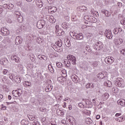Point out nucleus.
<instances>
[{
  "label": "nucleus",
  "instance_id": "obj_1",
  "mask_svg": "<svg viewBox=\"0 0 125 125\" xmlns=\"http://www.w3.org/2000/svg\"><path fill=\"white\" fill-rule=\"evenodd\" d=\"M70 36L75 40H83V34L82 33H80L78 34H74L73 32H70Z\"/></svg>",
  "mask_w": 125,
  "mask_h": 125
},
{
  "label": "nucleus",
  "instance_id": "obj_2",
  "mask_svg": "<svg viewBox=\"0 0 125 125\" xmlns=\"http://www.w3.org/2000/svg\"><path fill=\"white\" fill-rule=\"evenodd\" d=\"M107 76V75L106 74V72H102L97 75V77L102 79L103 81H107L108 80Z\"/></svg>",
  "mask_w": 125,
  "mask_h": 125
},
{
  "label": "nucleus",
  "instance_id": "obj_3",
  "mask_svg": "<svg viewBox=\"0 0 125 125\" xmlns=\"http://www.w3.org/2000/svg\"><path fill=\"white\" fill-rule=\"evenodd\" d=\"M55 29H56V33L57 35V36H63L64 35V31L62 29H59V26L56 25L55 26Z\"/></svg>",
  "mask_w": 125,
  "mask_h": 125
},
{
  "label": "nucleus",
  "instance_id": "obj_4",
  "mask_svg": "<svg viewBox=\"0 0 125 125\" xmlns=\"http://www.w3.org/2000/svg\"><path fill=\"white\" fill-rule=\"evenodd\" d=\"M103 46H104L103 43L100 41H99L96 44H95L94 48L95 49V50H100V49L103 48Z\"/></svg>",
  "mask_w": 125,
  "mask_h": 125
},
{
  "label": "nucleus",
  "instance_id": "obj_5",
  "mask_svg": "<svg viewBox=\"0 0 125 125\" xmlns=\"http://www.w3.org/2000/svg\"><path fill=\"white\" fill-rule=\"evenodd\" d=\"M67 59L69 60L70 62H72L73 65H76L77 60L76 59V57L71 55H68L67 56Z\"/></svg>",
  "mask_w": 125,
  "mask_h": 125
},
{
  "label": "nucleus",
  "instance_id": "obj_6",
  "mask_svg": "<svg viewBox=\"0 0 125 125\" xmlns=\"http://www.w3.org/2000/svg\"><path fill=\"white\" fill-rule=\"evenodd\" d=\"M45 26V21L44 20L39 21L37 23V27L38 29H42Z\"/></svg>",
  "mask_w": 125,
  "mask_h": 125
},
{
  "label": "nucleus",
  "instance_id": "obj_7",
  "mask_svg": "<svg viewBox=\"0 0 125 125\" xmlns=\"http://www.w3.org/2000/svg\"><path fill=\"white\" fill-rule=\"evenodd\" d=\"M104 61L106 62V64H112L114 63L115 59L112 56H109L105 58Z\"/></svg>",
  "mask_w": 125,
  "mask_h": 125
},
{
  "label": "nucleus",
  "instance_id": "obj_8",
  "mask_svg": "<svg viewBox=\"0 0 125 125\" xmlns=\"http://www.w3.org/2000/svg\"><path fill=\"white\" fill-rule=\"evenodd\" d=\"M104 35L108 40H111V39L113 38V34H112V32L110 31H109L106 30L104 32Z\"/></svg>",
  "mask_w": 125,
  "mask_h": 125
},
{
  "label": "nucleus",
  "instance_id": "obj_9",
  "mask_svg": "<svg viewBox=\"0 0 125 125\" xmlns=\"http://www.w3.org/2000/svg\"><path fill=\"white\" fill-rule=\"evenodd\" d=\"M16 44H20V43H22V42H23V39L21 36H17L16 38Z\"/></svg>",
  "mask_w": 125,
  "mask_h": 125
},
{
  "label": "nucleus",
  "instance_id": "obj_10",
  "mask_svg": "<svg viewBox=\"0 0 125 125\" xmlns=\"http://www.w3.org/2000/svg\"><path fill=\"white\" fill-rule=\"evenodd\" d=\"M36 3L37 6H38V7H39V8H41V7H42L43 5V3L42 2V0H36Z\"/></svg>",
  "mask_w": 125,
  "mask_h": 125
},
{
  "label": "nucleus",
  "instance_id": "obj_11",
  "mask_svg": "<svg viewBox=\"0 0 125 125\" xmlns=\"http://www.w3.org/2000/svg\"><path fill=\"white\" fill-rule=\"evenodd\" d=\"M12 94L15 97H19L20 96H21V93L20 92L18 91V90H13L12 91Z\"/></svg>",
  "mask_w": 125,
  "mask_h": 125
},
{
  "label": "nucleus",
  "instance_id": "obj_12",
  "mask_svg": "<svg viewBox=\"0 0 125 125\" xmlns=\"http://www.w3.org/2000/svg\"><path fill=\"white\" fill-rule=\"evenodd\" d=\"M117 103L119 105H121V106H125V100L120 99L117 101Z\"/></svg>",
  "mask_w": 125,
  "mask_h": 125
},
{
  "label": "nucleus",
  "instance_id": "obj_13",
  "mask_svg": "<svg viewBox=\"0 0 125 125\" xmlns=\"http://www.w3.org/2000/svg\"><path fill=\"white\" fill-rule=\"evenodd\" d=\"M71 80H72L73 82L74 83H78L79 81L78 80V76L76 75V74H72L71 76Z\"/></svg>",
  "mask_w": 125,
  "mask_h": 125
},
{
  "label": "nucleus",
  "instance_id": "obj_14",
  "mask_svg": "<svg viewBox=\"0 0 125 125\" xmlns=\"http://www.w3.org/2000/svg\"><path fill=\"white\" fill-rule=\"evenodd\" d=\"M77 9L79 11H86V10H87V8L84 6H82L78 7Z\"/></svg>",
  "mask_w": 125,
  "mask_h": 125
},
{
  "label": "nucleus",
  "instance_id": "obj_15",
  "mask_svg": "<svg viewBox=\"0 0 125 125\" xmlns=\"http://www.w3.org/2000/svg\"><path fill=\"white\" fill-rule=\"evenodd\" d=\"M0 32L1 33L2 35L3 36H6L7 35V32H8V30L5 29L4 28H1V30H0Z\"/></svg>",
  "mask_w": 125,
  "mask_h": 125
},
{
  "label": "nucleus",
  "instance_id": "obj_16",
  "mask_svg": "<svg viewBox=\"0 0 125 125\" xmlns=\"http://www.w3.org/2000/svg\"><path fill=\"white\" fill-rule=\"evenodd\" d=\"M11 59L12 60H14V61H15V62H16L17 63H18V62H19V58L18 57H17V56L16 55H13L11 57Z\"/></svg>",
  "mask_w": 125,
  "mask_h": 125
},
{
  "label": "nucleus",
  "instance_id": "obj_17",
  "mask_svg": "<svg viewBox=\"0 0 125 125\" xmlns=\"http://www.w3.org/2000/svg\"><path fill=\"white\" fill-rule=\"evenodd\" d=\"M14 81L16 83H21V78L19 76L14 77Z\"/></svg>",
  "mask_w": 125,
  "mask_h": 125
},
{
  "label": "nucleus",
  "instance_id": "obj_18",
  "mask_svg": "<svg viewBox=\"0 0 125 125\" xmlns=\"http://www.w3.org/2000/svg\"><path fill=\"white\" fill-rule=\"evenodd\" d=\"M38 58L40 60H47V57L45 56V55H39L38 56Z\"/></svg>",
  "mask_w": 125,
  "mask_h": 125
},
{
  "label": "nucleus",
  "instance_id": "obj_19",
  "mask_svg": "<svg viewBox=\"0 0 125 125\" xmlns=\"http://www.w3.org/2000/svg\"><path fill=\"white\" fill-rule=\"evenodd\" d=\"M17 18L18 19V22H19L20 23H22V22H23V20L24 19L23 18L22 15H20L18 16V17H17Z\"/></svg>",
  "mask_w": 125,
  "mask_h": 125
},
{
  "label": "nucleus",
  "instance_id": "obj_20",
  "mask_svg": "<svg viewBox=\"0 0 125 125\" xmlns=\"http://www.w3.org/2000/svg\"><path fill=\"white\" fill-rule=\"evenodd\" d=\"M104 84L105 85V86H108V87H110V86H111V82L107 80L106 82H104Z\"/></svg>",
  "mask_w": 125,
  "mask_h": 125
},
{
  "label": "nucleus",
  "instance_id": "obj_21",
  "mask_svg": "<svg viewBox=\"0 0 125 125\" xmlns=\"http://www.w3.org/2000/svg\"><path fill=\"white\" fill-rule=\"evenodd\" d=\"M114 84L116 86H119V87L122 86V83H121V81L117 80L116 81H115Z\"/></svg>",
  "mask_w": 125,
  "mask_h": 125
},
{
  "label": "nucleus",
  "instance_id": "obj_22",
  "mask_svg": "<svg viewBox=\"0 0 125 125\" xmlns=\"http://www.w3.org/2000/svg\"><path fill=\"white\" fill-rule=\"evenodd\" d=\"M56 44L59 47L62 46V40L59 39L57 42H56Z\"/></svg>",
  "mask_w": 125,
  "mask_h": 125
},
{
  "label": "nucleus",
  "instance_id": "obj_23",
  "mask_svg": "<svg viewBox=\"0 0 125 125\" xmlns=\"http://www.w3.org/2000/svg\"><path fill=\"white\" fill-rule=\"evenodd\" d=\"M103 96L104 97V101H105L109 98V96H110L108 93H105Z\"/></svg>",
  "mask_w": 125,
  "mask_h": 125
},
{
  "label": "nucleus",
  "instance_id": "obj_24",
  "mask_svg": "<svg viewBox=\"0 0 125 125\" xmlns=\"http://www.w3.org/2000/svg\"><path fill=\"white\" fill-rule=\"evenodd\" d=\"M62 26L63 29H68V28H69V23L63 22L62 23Z\"/></svg>",
  "mask_w": 125,
  "mask_h": 125
},
{
  "label": "nucleus",
  "instance_id": "obj_25",
  "mask_svg": "<svg viewBox=\"0 0 125 125\" xmlns=\"http://www.w3.org/2000/svg\"><path fill=\"white\" fill-rule=\"evenodd\" d=\"M123 42H124V41L123 40V39L120 38L118 40H116V44H118V45L122 44V43H123Z\"/></svg>",
  "mask_w": 125,
  "mask_h": 125
},
{
  "label": "nucleus",
  "instance_id": "obj_26",
  "mask_svg": "<svg viewBox=\"0 0 125 125\" xmlns=\"http://www.w3.org/2000/svg\"><path fill=\"white\" fill-rule=\"evenodd\" d=\"M52 47L54 49V50H55V51H57L58 52H61V51H62L61 49L60 48L58 49V48H57V46L55 45H53Z\"/></svg>",
  "mask_w": 125,
  "mask_h": 125
},
{
  "label": "nucleus",
  "instance_id": "obj_27",
  "mask_svg": "<svg viewBox=\"0 0 125 125\" xmlns=\"http://www.w3.org/2000/svg\"><path fill=\"white\" fill-rule=\"evenodd\" d=\"M21 125H29V124H30V123L28 121H26L25 120H21Z\"/></svg>",
  "mask_w": 125,
  "mask_h": 125
},
{
  "label": "nucleus",
  "instance_id": "obj_28",
  "mask_svg": "<svg viewBox=\"0 0 125 125\" xmlns=\"http://www.w3.org/2000/svg\"><path fill=\"white\" fill-rule=\"evenodd\" d=\"M50 11L51 13H54V12H56V7H52L50 9Z\"/></svg>",
  "mask_w": 125,
  "mask_h": 125
},
{
  "label": "nucleus",
  "instance_id": "obj_29",
  "mask_svg": "<svg viewBox=\"0 0 125 125\" xmlns=\"http://www.w3.org/2000/svg\"><path fill=\"white\" fill-rule=\"evenodd\" d=\"M48 68L49 71L51 72V73H54V69H53V67H52V65H49L48 66Z\"/></svg>",
  "mask_w": 125,
  "mask_h": 125
},
{
  "label": "nucleus",
  "instance_id": "obj_30",
  "mask_svg": "<svg viewBox=\"0 0 125 125\" xmlns=\"http://www.w3.org/2000/svg\"><path fill=\"white\" fill-rule=\"evenodd\" d=\"M24 84H25L27 86H31L32 83H31V82L25 81L24 82Z\"/></svg>",
  "mask_w": 125,
  "mask_h": 125
},
{
  "label": "nucleus",
  "instance_id": "obj_31",
  "mask_svg": "<svg viewBox=\"0 0 125 125\" xmlns=\"http://www.w3.org/2000/svg\"><path fill=\"white\" fill-rule=\"evenodd\" d=\"M29 58L30 59H31L32 62H34V61H35V56H34V55L33 54L30 55Z\"/></svg>",
  "mask_w": 125,
  "mask_h": 125
},
{
  "label": "nucleus",
  "instance_id": "obj_32",
  "mask_svg": "<svg viewBox=\"0 0 125 125\" xmlns=\"http://www.w3.org/2000/svg\"><path fill=\"white\" fill-rule=\"evenodd\" d=\"M112 91H113L114 93H118V92L120 91V89H118V88H113Z\"/></svg>",
  "mask_w": 125,
  "mask_h": 125
},
{
  "label": "nucleus",
  "instance_id": "obj_33",
  "mask_svg": "<svg viewBox=\"0 0 125 125\" xmlns=\"http://www.w3.org/2000/svg\"><path fill=\"white\" fill-rule=\"evenodd\" d=\"M50 22H51V23H55L56 20L53 16L50 17Z\"/></svg>",
  "mask_w": 125,
  "mask_h": 125
},
{
  "label": "nucleus",
  "instance_id": "obj_34",
  "mask_svg": "<svg viewBox=\"0 0 125 125\" xmlns=\"http://www.w3.org/2000/svg\"><path fill=\"white\" fill-rule=\"evenodd\" d=\"M56 65L58 68H61V67L63 66V64H62V63L59 62H56Z\"/></svg>",
  "mask_w": 125,
  "mask_h": 125
},
{
  "label": "nucleus",
  "instance_id": "obj_35",
  "mask_svg": "<svg viewBox=\"0 0 125 125\" xmlns=\"http://www.w3.org/2000/svg\"><path fill=\"white\" fill-rule=\"evenodd\" d=\"M14 7V5L12 4H8V9H12Z\"/></svg>",
  "mask_w": 125,
  "mask_h": 125
},
{
  "label": "nucleus",
  "instance_id": "obj_36",
  "mask_svg": "<svg viewBox=\"0 0 125 125\" xmlns=\"http://www.w3.org/2000/svg\"><path fill=\"white\" fill-rule=\"evenodd\" d=\"M65 45L67 47H70L71 46V42L70 41H67L65 42Z\"/></svg>",
  "mask_w": 125,
  "mask_h": 125
},
{
  "label": "nucleus",
  "instance_id": "obj_37",
  "mask_svg": "<svg viewBox=\"0 0 125 125\" xmlns=\"http://www.w3.org/2000/svg\"><path fill=\"white\" fill-rule=\"evenodd\" d=\"M104 14L106 17H109V16H110L111 14L109 13V11L106 10L105 13H104Z\"/></svg>",
  "mask_w": 125,
  "mask_h": 125
},
{
  "label": "nucleus",
  "instance_id": "obj_38",
  "mask_svg": "<svg viewBox=\"0 0 125 125\" xmlns=\"http://www.w3.org/2000/svg\"><path fill=\"white\" fill-rule=\"evenodd\" d=\"M66 67H70L71 66V62L70 61H67L66 63H65Z\"/></svg>",
  "mask_w": 125,
  "mask_h": 125
},
{
  "label": "nucleus",
  "instance_id": "obj_39",
  "mask_svg": "<svg viewBox=\"0 0 125 125\" xmlns=\"http://www.w3.org/2000/svg\"><path fill=\"white\" fill-rule=\"evenodd\" d=\"M86 50L88 51V52H91V49L89 46H86Z\"/></svg>",
  "mask_w": 125,
  "mask_h": 125
},
{
  "label": "nucleus",
  "instance_id": "obj_40",
  "mask_svg": "<svg viewBox=\"0 0 125 125\" xmlns=\"http://www.w3.org/2000/svg\"><path fill=\"white\" fill-rule=\"evenodd\" d=\"M113 33H114V34H115V35H118V34H119V31L118 30V28H115V29L113 30Z\"/></svg>",
  "mask_w": 125,
  "mask_h": 125
},
{
  "label": "nucleus",
  "instance_id": "obj_41",
  "mask_svg": "<svg viewBox=\"0 0 125 125\" xmlns=\"http://www.w3.org/2000/svg\"><path fill=\"white\" fill-rule=\"evenodd\" d=\"M68 121H69V123H72V125H74L73 122H72V121L74 122V118L73 117H70V118H69L68 119Z\"/></svg>",
  "mask_w": 125,
  "mask_h": 125
},
{
  "label": "nucleus",
  "instance_id": "obj_42",
  "mask_svg": "<svg viewBox=\"0 0 125 125\" xmlns=\"http://www.w3.org/2000/svg\"><path fill=\"white\" fill-rule=\"evenodd\" d=\"M48 87V89L50 90V91H51L52 89H53V86L51 85H49L47 86Z\"/></svg>",
  "mask_w": 125,
  "mask_h": 125
},
{
  "label": "nucleus",
  "instance_id": "obj_43",
  "mask_svg": "<svg viewBox=\"0 0 125 125\" xmlns=\"http://www.w3.org/2000/svg\"><path fill=\"white\" fill-rule=\"evenodd\" d=\"M28 118L30 121H34V118L32 115H28Z\"/></svg>",
  "mask_w": 125,
  "mask_h": 125
},
{
  "label": "nucleus",
  "instance_id": "obj_44",
  "mask_svg": "<svg viewBox=\"0 0 125 125\" xmlns=\"http://www.w3.org/2000/svg\"><path fill=\"white\" fill-rule=\"evenodd\" d=\"M93 65L94 66V67H97L98 66V62H93Z\"/></svg>",
  "mask_w": 125,
  "mask_h": 125
},
{
  "label": "nucleus",
  "instance_id": "obj_45",
  "mask_svg": "<svg viewBox=\"0 0 125 125\" xmlns=\"http://www.w3.org/2000/svg\"><path fill=\"white\" fill-rule=\"evenodd\" d=\"M117 6L119 8H121V7H122V6H123V4H122V3L121 2H118L117 3Z\"/></svg>",
  "mask_w": 125,
  "mask_h": 125
},
{
  "label": "nucleus",
  "instance_id": "obj_46",
  "mask_svg": "<svg viewBox=\"0 0 125 125\" xmlns=\"http://www.w3.org/2000/svg\"><path fill=\"white\" fill-rule=\"evenodd\" d=\"M62 80H63V77H62L58 78V82H60L61 83V82H63V81Z\"/></svg>",
  "mask_w": 125,
  "mask_h": 125
},
{
  "label": "nucleus",
  "instance_id": "obj_47",
  "mask_svg": "<svg viewBox=\"0 0 125 125\" xmlns=\"http://www.w3.org/2000/svg\"><path fill=\"white\" fill-rule=\"evenodd\" d=\"M2 7V8H5L6 9V8H8V4H4Z\"/></svg>",
  "mask_w": 125,
  "mask_h": 125
},
{
  "label": "nucleus",
  "instance_id": "obj_48",
  "mask_svg": "<svg viewBox=\"0 0 125 125\" xmlns=\"http://www.w3.org/2000/svg\"><path fill=\"white\" fill-rule=\"evenodd\" d=\"M120 53L123 54V55H125V49L121 50L120 51Z\"/></svg>",
  "mask_w": 125,
  "mask_h": 125
},
{
  "label": "nucleus",
  "instance_id": "obj_49",
  "mask_svg": "<svg viewBox=\"0 0 125 125\" xmlns=\"http://www.w3.org/2000/svg\"><path fill=\"white\" fill-rule=\"evenodd\" d=\"M6 15L11 16V11H7L6 13Z\"/></svg>",
  "mask_w": 125,
  "mask_h": 125
},
{
  "label": "nucleus",
  "instance_id": "obj_50",
  "mask_svg": "<svg viewBox=\"0 0 125 125\" xmlns=\"http://www.w3.org/2000/svg\"><path fill=\"white\" fill-rule=\"evenodd\" d=\"M14 75L11 74L10 76H9V78L12 80V81H14Z\"/></svg>",
  "mask_w": 125,
  "mask_h": 125
},
{
  "label": "nucleus",
  "instance_id": "obj_51",
  "mask_svg": "<svg viewBox=\"0 0 125 125\" xmlns=\"http://www.w3.org/2000/svg\"><path fill=\"white\" fill-rule=\"evenodd\" d=\"M41 112H44L46 109L45 108L43 107H41L40 109Z\"/></svg>",
  "mask_w": 125,
  "mask_h": 125
},
{
  "label": "nucleus",
  "instance_id": "obj_52",
  "mask_svg": "<svg viewBox=\"0 0 125 125\" xmlns=\"http://www.w3.org/2000/svg\"><path fill=\"white\" fill-rule=\"evenodd\" d=\"M92 22H93V23H96V22H97V19H96V18H93L92 19Z\"/></svg>",
  "mask_w": 125,
  "mask_h": 125
},
{
  "label": "nucleus",
  "instance_id": "obj_53",
  "mask_svg": "<svg viewBox=\"0 0 125 125\" xmlns=\"http://www.w3.org/2000/svg\"><path fill=\"white\" fill-rule=\"evenodd\" d=\"M3 11V9L2 8V6L0 5V14L1 13H2V12Z\"/></svg>",
  "mask_w": 125,
  "mask_h": 125
},
{
  "label": "nucleus",
  "instance_id": "obj_54",
  "mask_svg": "<svg viewBox=\"0 0 125 125\" xmlns=\"http://www.w3.org/2000/svg\"><path fill=\"white\" fill-rule=\"evenodd\" d=\"M7 72H8V71L6 69H4L3 70V74H4V75H6V74H7Z\"/></svg>",
  "mask_w": 125,
  "mask_h": 125
},
{
  "label": "nucleus",
  "instance_id": "obj_55",
  "mask_svg": "<svg viewBox=\"0 0 125 125\" xmlns=\"http://www.w3.org/2000/svg\"><path fill=\"white\" fill-rule=\"evenodd\" d=\"M90 85H91V84L90 83H88L87 84H86V88H90Z\"/></svg>",
  "mask_w": 125,
  "mask_h": 125
},
{
  "label": "nucleus",
  "instance_id": "obj_56",
  "mask_svg": "<svg viewBox=\"0 0 125 125\" xmlns=\"http://www.w3.org/2000/svg\"><path fill=\"white\" fill-rule=\"evenodd\" d=\"M48 3H53L54 2V0H47Z\"/></svg>",
  "mask_w": 125,
  "mask_h": 125
},
{
  "label": "nucleus",
  "instance_id": "obj_57",
  "mask_svg": "<svg viewBox=\"0 0 125 125\" xmlns=\"http://www.w3.org/2000/svg\"><path fill=\"white\" fill-rule=\"evenodd\" d=\"M15 15H16V17H18V16L19 15H21V14L20 13H19V12H15Z\"/></svg>",
  "mask_w": 125,
  "mask_h": 125
},
{
  "label": "nucleus",
  "instance_id": "obj_58",
  "mask_svg": "<svg viewBox=\"0 0 125 125\" xmlns=\"http://www.w3.org/2000/svg\"><path fill=\"white\" fill-rule=\"evenodd\" d=\"M118 33H119V34H120L121 32H122V31H123V29H122V27H119V28H118Z\"/></svg>",
  "mask_w": 125,
  "mask_h": 125
},
{
  "label": "nucleus",
  "instance_id": "obj_59",
  "mask_svg": "<svg viewBox=\"0 0 125 125\" xmlns=\"http://www.w3.org/2000/svg\"><path fill=\"white\" fill-rule=\"evenodd\" d=\"M121 23L122 25H125V19L121 21Z\"/></svg>",
  "mask_w": 125,
  "mask_h": 125
},
{
  "label": "nucleus",
  "instance_id": "obj_60",
  "mask_svg": "<svg viewBox=\"0 0 125 125\" xmlns=\"http://www.w3.org/2000/svg\"><path fill=\"white\" fill-rule=\"evenodd\" d=\"M6 21L7 23H11V19H10V18H7Z\"/></svg>",
  "mask_w": 125,
  "mask_h": 125
},
{
  "label": "nucleus",
  "instance_id": "obj_61",
  "mask_svg": "<svg viewBox=\"0 0 125 125\" xmlns=\"http://www.w3.org/2000/svg\"><path fill=\"white\" fill-rule=\"evenodd\" d=\"M61 98H63V96H60V98H58V100H59V101H60V102H61V101H62Z\"/></svg>",
  "mask_w": 125,
  "mask_h": 125
},
{
  "label": "nucleus",
  "instance_id": "obj_62",
  "mask_svg": "<svg viewBox=\"0 0 125 125\" xmlns=\"http://www.w3.org/2000/svg\"><path fill=\"white\" fill-rule=\"evenodd\" d=\"M122 115V113H116L115 114V117H120Z\"/></svg>",
  "mask_w": 125,
  "mask_h": 125
},
{
  "label": "nucleus",
  "instance_id": "obj_63",
  "mask_svg": "<svg viewBox=\"0 0 125 125\" xmlns=\"http://www.w3.org/2000/svg\"><path fill=\"white\" fill-rule=\"evenodd\" d=\"M59 113H60L61 115H64V112L59 110Z\"/></svg>",
  "mask_w": 125,
  "mask_h": 125
},
{
  "label": "nucleus",
  "instance_id": "obj_64",
  "mask_svg": "<svg viewBox=\"0 0 125 125\" xmlns=\"http://www.w3.org/2000/svg\"><path fill=\"white\" fill-rule=\"evenodd\" d=\"M45 90L46 92H49V91H50V90L48 89V88L47 87V86H46Z\"/></svg>",
  "mask_w": 125,
  "mask_h": 125
}]
</instances>
